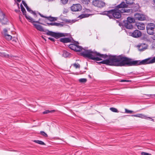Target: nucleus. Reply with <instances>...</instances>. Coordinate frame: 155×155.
I'll return each instance as SVG.
<instances>
[{
	"label": "nucleus",
	"instance_id": "9b49d317",
	"mask_svg": "<svg viewBox=\"0 0 155 155\" xmlns=\"http://www.w3.org/2000/svg\"><path fill=\"white\" fill-rule=\"evenodd\" d=\"M0 21L2 24H6L8 22V20L5 14L2 12H0Z\"/></svg>",
	"mask_w": 155,
	"mask_h": 155
},
{
	"label": "nucleus",
	"instance_id": "2f4dec72",
	"mask_svg": "<svg viewBox=\"0 0 155 155\" xmlns=\"http://www.w3.org/2000/svg\"><path fill=\"white\" fill-rule=\"evenodd\" d=\"M79 81L81 83H85L87 81V79L85 78H81L79 79Z\"/></svg>",
	"mask_w": 155,
	"mask_h": 155
},
{
	"label": "nucleus",
	"instance_id": "5fc2aeb1",
	"mask_svg": "<svg viewBox=\"0 0 155 155\" xmlns=\"http://www.w3.org/2000/svg\"><path fill=\"white\" fill-rule=\"evenodd\" d=\"M154 96L155 97V94L154 95Z\"/></svg>",
	"mask_w": 155,
	"mask_h": 155
},
{
	"label": "nucleus",
	"instance_id": "ea45409f",
	"mask_svg": "<svg viewBox=\"0 0 155 155\" xmlns=\"http://www.w3.org/2000/svg\"><path fill=\"white\" fill-rule=\"evenodd\" d=\"M22 4H23L24 6L25 7V8L26 7H27V6H28L27 4H26V3H25V2L24 1H22Z\"/></svg>",
	"mask_w": 155,
	"mask_h": 155
},
{
	"label": "nucleus",
	"instance_id": "f704fd0d",
	"mask_svg": "<svg viewBox=\"0 0 155 155\" xmlns=\"http://www.w3.org/2000/svg\"><path fill=\"white\" fill-rule=\"evenodd\" d=\"M125 112L127 113H131L133 112V111L131 110H128L127 109H125Z\"/></svg>",
	"mask_w": 155,
	"mask_h": 155
},
{
	"label": "nucleus",
	"instance_id": "1a4fd4ad",
	"mask_svg": "<svg viewBox=\"0 0 155 155\" xmlns=\"http://www.w3.org/2000/svg\"><path fill=\"white\" fill-rule=\"evenodd\" d=\"M128 34L133 37L137 38L141 36L142 33L138 30H134V32H128Z\"/></svg>",
	"mask_w": 155,
	"mask_h": 155
},
{
	"label": "nucleus",
	"instance_id": "09e8293b",
	"mask_svg": "<svg viewBox=\"0 0 155 155\" xmlns=\"http://www.w3.org/2000/svg\"><path fill=\"white\" fill-rule=\"evenodd\" d=\"M38 14H39L40 15H41V13H39V12H38Z\"/></svg>",
	"mask_w": 155,
	"mask_h": 155
},
{
	"label": "nucleus",
	"instance_id": "f03ea898",
	"mask_svg": "<svg viewBox=\"0 0 155 155\" xmlns=\"http://www.w3.org/2000/svg\"><path fill=\"white\" fill-rule=\"evenodd\" d=\"M80 54L83 57L88 58L90 59L95 61L102 60L101 58H105L108 57V56L106 54H101L94 51L91 50H85L82 51Z\"/></svg>",
	"mask_w": 155,
	"mask_h": 155
},
{
	"label": "nucleus",
	"instance_id": "72a5a7b5",
	"mask_svg": "<svg viewBox=\"0 0 155 155\" xmlns=\"http://www.w3.org/2000/svg\"><path fill=\"white\" fill-rule=\"evenodd\" d=\"M140 117L143 119H146L147 118V116L144 114H140Z\"/></svg>",
	"mask_w": 155,
	"mask_h": 155
},
{
	"label": "nucleus",
	"instance_id": "f8f14e48",
	"mask_svg": "<svg viewBox=\"0 0 155 155\" xmlns=\"http://www.w3.org/2000/svg\"><path fill=\"white\" fill-rule=\"evenodd\" d=\"M82 8V6L79 4H74L71 7V11L73 12L80 11Z\"/></svg>",
	"mask_w": 155,
	"mask_h": 155
},
{
	"label": "nucleus",
	"instance_id": "7ed1b4c3",
	"mask_svg": "<svg viewBox=\"0 0 155 155\" xmlns=\"http://www.w3.org/2000/svg\"><path fill=\"white\" fill-rule=\"evenodd\" d=\"M125 5L124 3H120L116 6L114 9L108 11H104L101 14L106 15L110 18L119 19L121 17L120 8L125 7Z\"/></svg>",
	"mask_w": 155,
	"mask_h": 155
},
{
	"label": "nucleus",
	"instance_id": "0eeeda50",
	"mask_svg": "<svg viewBox=\"0 0 155 155\" xmlns=\"http://www.w3.org/2000/svg\"><path fill=\"white\" fill-rule=\"evenodd\" d=\"M69 47L71 50L76 51H82L84 49L81 46L74 44H70L69 45Z\"/></svg>",
	"mask_w": 155,
	"mask_h": 155
},
{
	"label": "nucleus",
	"instance_id": "4468645a",
	"mask_svg": "<svg viewBox=\"0 0 155 155\" xmlns=\"http://www.w3.org/2000/svg\"><path fill=\"white\" fill-rule=\"evenodd\" d=\"M135 0H125L126 2L124 1L122 2L121 3H124L125 5L124 7H129V6L133 5L134 4V2Z\"/></svg>",
	"mask_w": 155,
	"mask_h": 155
},
{
	"label": "nucleus",
	"instance_id": "6e6552de",
	"mask_svg": "<svg viewBox=\"0 0 155 155\" xmlns=\"http://www.w3.org/2000/svg\"><path fill=\"white\" fill-rule=\"evenodd\" d=\"M92 4L95 6L100 8L104 7L105 5V3L100 0H93Z\"/></svg>",
	"mask_w": 155,
	"mask_h": 155
},
{
	"label": "nucleus",
	"instance_id": "393cba45",
	"mask_svg": "<svg viewBox=\"0 0 155 155\" xmlns=\"http://www.w3.org/2000/svg\"><path fill=\"white\" fill-rule=\"evenodd\" d=\"M46 18L49 21H56L57 20L56 18L52 17L51 16L47 17Z\"/></svg>",
	"mask_w": 155,
	"mask_h": 155
},
{
	"label": "nucleus",
	"instance_id": "f3484780",
	"mask_svg": "<svg viewBox=\"0 0 155 155\" xmlns=\"http://www.w3.org/2000/svg\"><path fill=\"white\" fill-rule=\"evenodd\" d=\"M128 7H123L121 8L120 9V11L121 13H132V10L131 8H128Z\"/></svg>",
	"mask_w": 155,
	"mask_h": 155
},
{
	"label": "nucleus",
	"instance_id": "bb28decb",
	"mask_svg": "<svg viewBox=\"0 0 155 155\" xmlns=\"http://www.w3.org/2000/svg\"><path fill=\"white\" fill-rule=\"evenodd\" d=\"M35 142L41 145H45V143L42 141L39 140H34V141Z\"/></svg>",
	"mask_w": 155,
	"mask_h": 155
},
{
	"label": "nucleus",
	"instance_id": "a19ab883",
	"mask_svg": "<svg viewBox=\"0 0 155 155\" xmlns=\"http://www.w3.org/2000/svg\"><path fill=\"white\" fill-rule=\"evenodd\" d=\"M31 13L33 14L34 16L37 17V15L35 12H34L32 11Z\"/></svg>",
	"mask_w": 155,
	"mask_h": 155
},
{
	"label": "nucleus",
	"instance_id": "8fccbe9b",
	"mask_svg": "<svg viewBox=\"0 0 155 155\" xmlns=\"http://www.w3.org/2000/svg\"><path fill=\"white\" fill-rule=\"evenodd\" d=\"M153 2L155 3V0H153Z\"/></svg>",
	"mask_w": 155,
	"mask_h": 155
},
{
	"label": "nucleus",
	"instance_id": "864d4df0",
	"mask_svg": "<svg viewBox=\"0 0 155 155\" xmlns=\"http://www.w3.org/2000/svg\"><path fill=\"white\" fill-rule=\"evenodd\" d=\"M153 39L154 40H155V38H153Z\"/></svg>",
	"mask_w": 155,
	"mask_h": 155
},
{
	"label": "nucleus",
	"instance_id": "e433bc0d",
	"mask_svg": "<svg viewBox=\"0 0 155 155\" xmlns=\"http://www.w3.org/2000/svg\"><path fill=\"white\" fill-rule=\"evenodd\" d=\"M141 155H151L150 153L145 152H142L141 153Z\"/></svg>",
	"mask_w": 155,
	"mask_h": 155
},
{
	"label": "nucleus",
	"instance_id": "cd10ccee",
	"mask_svg": "<svg viewBox=\"0 0 155 155\" xmlns=\"http://www.w3.org/2000/svg\"><path fill=\"white\" fill-rule=\"evenodd\" d=\"M55 110H46L43 112V114H47L49 113H51L54 112Z\"/></svg>",
	"mask_w": 155,
	"mask_h": 155
},
{
	"label": "nucleus",
	"instance_id": "de8ad7c7",
	"mask_svg": "<svg viewBox=\"0 0 155 155\" xmlns=\"http://www.w3.org/2000/svg\"><path fill=\"white\" fill-rule=\"evenodd\" d=\"M38 14H39L40 15H41V13H39V12H38Z\"/></svg>",
	"mask_w": 155,
	"mask_h": 155
},
{
	"label": "nucleus",
	"instance_id": "b1692460",
	"mask_svg": "<svg viewBox=\"0 0 155 155\" xmlns=\"http://www.w3.org/2000/svg\"><path fill=\"white\" fill-rule=\"evenodd\" d=\"M20 7L21 8V11L22 12L23 15H25V14H26V12L25 8L23 7V6L21 4L20 5Z\"/></svg>",
	"mask_w": 155,
	"mask_h": 155
},
{
	"label": "nucleus",
	"instance_id": "473e14b6",
	"mask_svg": "<svg viewBox=\"0 0 155 155\" xmlns=\"http://www.w3.org/2000/svg\"><path fill=\"white\" fill-rule=\"evenodd\" d=\"M73 65L76 68H79L80 67V64L78 63H75L73 64Z\"/></svg>",
	"mask_w": 155,
	"mask_h": 155
},
{
	"label": "nucleus",
	"instance_id": "423d86ee",
	"mask_svg": "<svg viewBox=\"0 0 155 155\" xmlns=\"http://www.w3.org/2000/svg\"><path fill=\"white\" fill-rule=\"evenodd\" d=\"M4 34L5 38L8 41L11 40L12 38V41L14 42H16L17 40V38L15 37H12L11 35L8 34L7 32V30L5 28L3 29Z\"/></svg>",
	"mask_w": 155,
	"mask_h": 155
},
{
	"label": "nucleus",
	"instance_id": "49530a36",
	"mask_svg": "<svg viewBox=\"0 0 155 155\" xmlns=\"http://www.w3.org/2000/svg\"><path fill=\"white\" fill-rule=\"evenodd\" d=\"M17 1L18 2H20L21 1V0H17Z\"/></svg>",
	"mask_w": 155,
	"mask_h": 155
},
{
	"label": "nucleus",
	"instance_id": "dca6fc26",
	"mask_svg": "<svg viewBox=\"0 0 155 155\" xmlns=\"http://www.w3.org/2000/svg\"><path fill=\"white\" fill-rule=\"evenodd\" d=\"M136 25L137 28L140 30H143L145 29V26L144 24L142 22H137L136 24Z\"/></svg>",
	"mask_w": 155,
	"mask_h": 155
},
{
	"label": "nucleus",
	"instance_id": "c85d7f7f",
	"mask_svg": "<svg viewBox=\"0 0 155 155\" xmlns=\"http://www.w3.org/2000/svg\"><path fill=\"white\" fill-rule=\"evenodd\" d=\"M82 3L85 5H87L90 2V0H81Z\"/></svg>",
	"mask_w": 155,
	"mask_h": 155
},
{
	"label": "nucleus",
	"instance_id": "c9c22d12",
	"mask_svg": "<svg viewBox=\"0 0 155 155\" xmlns=\"http://www.w3.org/2000/svg\"><path fill=\"white\" fill-rule=\"evenodd\" d=\"M61 2L63 4H65L67 3L68 0H61Z\"/></svg>",
	"mask_w": 155,
	"mask_h": 155
},
{
	"label": "nucleus",
	"instance_id": "79ce46f5",
	"mask_svg": "<svg viewBox=\"0 0 155 155\" xmlns=\"http://www.w3.org/2000/svg\"><path fill=\"white\" fill-rule=\"evenodd\" d=\"M131 116L140 117V114H136V115H131Z\"/></svg>",
	"mask_w": 155,
	"mask_h": 155
},
{
	"label": "nucleus",
	"instance_id": "9d476101",
	"mask_svg": "<svg viewBox=\"0 0 155 155\" xmlns=\"http://www.w3.org/2000/svg\"><path fill=\"white\" fill-rule=\"evenodd\" d=\"M134 18L136 20L143 21L146 19V16L143 14L137 13L134 14Z\"/></svg>",
	"mask_w": 155,
	"mask_h": 155
},
{
	"label": "nucleus",
	"instance_id": "a18cd8bd",
	"mask_svg": "<svg viewBox=\"0 0 155 155\" xmlns=\"http://www.w3.org/2000/svg\"><path fill=\"white\" fill-rule=\"evenodd\" d=\"M34 18H35V19H34V20H36L37 19V17H35V16H34Z\"/></svg>",
	"mask_w": 155,
	"mask_h": 155
},
{
	"label": "nucleus",
	"instance_id": "ddd939ff",
	"mask_svg": "<svg viewBox=\"0 0 155 155\" xmlns=\"http://www.w3.org/2000/svg\"><path fill=\"white\" fill-rule=\"evenodd\" d=\"M25 17L28 20V21L32 23H37L38 24H41L40 22V18H39L37 21H35L34 19L31 17L30 16L27 15L26 14H25Z\"/></svg>",
	"mask_w": 155,
	"mask_h": 155
},
{
	"label": "nucleus",
	"instance_id": "4c0bfd02",
	"mask_svg": "<svg viewBox=\"0 0 155 155\" xmlns=\"http://www.w3.org/2000/svg\"><path fill=\"white\" fill-rule=\"evenodd\" d=\"M26 8L28 11L30 12V13L31 12L32 10L28 6L26 7Z\"/></svg>",
	"mask_w": 155,
	"mask_h": 155
},
{
	"label": "nucleus",
	"instance_id": "37998d69",
	"mask_svg": "<svg viewBox=\"0 0 155 155\" xmlns=\"http://www.w3.org/2000/svg\"><path fill=\"white\" fill-rule=\"evenodd\" d=\"M48 39L52 41H54L55 40L54 38H49Z\"/></svg>",
	"mask_w": 155,
	"mask_h": 155
},
{
	"label": "nucleus",
	"instance_id": "f257e3e1",
	"mask_svg": "<svg viewBox=\"0 0 155 155\" xmlns=\"http://www.w3.org/2000/svg\"><path fill=\"white\" fill-rule=\"evenodd\" d=\"M155 62V56L153 58H148L142 61H133L130 58L122 55H109L108 59L97 62L99 64L116 66H138L142 64H152Z\"/></svg>",
	"mask_w": 155,
	"mask_h": 155
},
{
	"label": "nucleus",
	"instance_id": "aec40b11",
	"mask_svg": "<svg viewBox=\"0 0 155 155\" xmlns=\"http://www.w3.org/2000/svg\"><path fill=\"white\" fill-rule=\"evenodd\" d=\"M132 10V13L137 11L139 9V6L138 4L135 5V6L132 7L131 8Z\"/></svg>",
	"mask_w": 155,
	"mask_h": 155
},
{
	"label": "nucleus",
	"instance_id": "6ab92c4d",
	"mask_svg": "<svg viewBox=\"0 0 155 155\" xmlns=\"http://www.w3.org/2000/svg\"><path fill=\"white\" fill-rule=\"evenodd\" d=\"M60 41L64 43H66L70 42L71 39L69 38H61L60 39Z\"/></svg>",
	"mask_w": 155,
	"mask_h": 155
},
{
	"label": "nucleus",
	"instance_id": "2eb2a0df",
	"mask_svg": "<svg viewBox=\"0 0 155 155\" xmlns=\"http://www.w3.org/2000/svg\"><path fill=\"white\" fill-rule=\"evenodd\" d=\"M123 25L126 28L128 29H131L133 28V26L132 24V23L129 22H128L127 21H124L123 22Z\"/></svg>",
	"mask_w": 155,
	"mask_h": 155
},
{
	"label": "nucleus",
	"instance_id": "4be33fe9",
	"mask_svg": "<svg viewBox=\"0 0 155 155\" xmlns=\"http://www.w3.org/2000/svg\"><path fill=\"white\" fill-rule=\"evenodd\" d=\"M127 21L128 22L130 23H133L135 21V19L133 18L128 17L127 18V20L125 21Z\"/></svg>",
	"mask_w": 155,
	"mask_h": 155
},
{
	"label": "nucleus",
	"instance_id": "c03bdc74",
	"mask_svg": "<svg viewBox=\"0 0 155 155\" xmlns=\"http://www.w3.org/2000/svg\"><path fill=\"white\" fill-rule=\"evenodd\" d=\"M41 17L44 18H46L47 17V16H45L43 15L42 14H41V15H40Z\"/></svg>",
	"mask_w": 155,
	"mask_h": 155
},
{
	"label": "nucleus",
	"instance_id": "5701e85b",
	"mask_svg": "<svg viewBox=\"0 0 155 155\" xmlns=\"http://www.w3.org/2000/svg\"><path fill=\"white\" fill-rule=\"evenodd\" d=\"M90 15V14H82L79 15V17L80 18H84L88 17Z\"/></svg>",
	"mask_w": 155,
	"mask_h": 155
},
{
	"label": "nucleus",
	"instance_id": "3c124183",
	"mask_svg": "<svg viewBox=\"0 0 155 155\" xmlns=\"http://www.w3.org/2000/svg\"><path fill=\"white\" fill-rule=\"evenodd\" d=\"M151 95H148V96H149V97H150Z\"/></svg>",
	"mask_w": 155,
	"mask_h": 155
},
{
	"label": "nucleus",
	"instance_id": "a878e982",
	"mask_svg": "<svg viewBox=\"0 0 155 155\" xmlns=\"http://www.w3.org/2000/svg\"><path fill=\"white\" fill-rule=\"evenodd\" d=\"M47 24L48 26H58L59 25V23H57L56 22H51L50 23H47Z\"/></svg>",
	"mask_w": 155,
	"mask_h": 155
},
{
	"label": "nucleus",
	"instance_id": "c756f323",
	"mask_svg": "<svg viewBox=\"0 0 155 155\" xmlns=\"http://www.w3.org/2000/svg\"><path fill=\"white\" fill-rule=\"evenodd\" d=\"M40 134L41 135L44 136L45 137H47L48 136L47 134H46L45 132H44L43 131H41L40 132Z\"/></svg>",
	"mask_w": 155,
	"mask_h": 155
},
{
	"label": "nucleus",
	"instance_id": "20e7f679",
	"mask_svg": "<svg viewBox=\"0 0 155 155\" xmlns=\"http://www.w3.org/2000/svg\"><path fill=\"white\" fill-rule=\"evenodd\" d=\"M45 31H46V32L47 31L46 33V34L47 35L51 36L56 38H58L65 36L64 33L54 32L52 31H49L48 30H45Z\"/></svg>",
	"mask_w": 155,
	"mask_h": 155
},
{
	"label": "nucleus",
	"instance_id": "603ef678",
	"mask_svg": "<svg viewBox=\"0 0 155 155\" xmlns=\"http://www.w3.org/2000/svg\"><path fill=\"white\" fill-rule=\"evenodd\" d=\"M43 39H44L45 40H46L45 39V38H43Z\"/></svg>",
	"mask_w": 155,
	"mask_h": 155
},
{
	"label": "nucleus",
	"instance_id": "412c9836",
	"mask_svg": "<svg viewBox=\"0 0 155 155\" xmlns=\"http://www.w3.org/2000/svg\"><path fill=\"white\" fill-rule=\"evenodd\" d=\"M71 54L66 51H63V56L65 58L69 57L70 56Z\"/></svg>",
	"mask_w": 155,
	"mask_h": 155
},
{
	"label": "nucleus",
	"instance_id": "58836bf2",
	"mask_svg": "<svg viewBox=\"0 0 155 155\" xmlns=\"http://www.w3.org/2000/svg\"><path fill=\"white\" fill-rule=\"evenodd\" d=\"M141 46H140V49H139V50L141 51H143L146 49V48H141Z\"/></svg>",
	"mask_w": 155,
	"mask_h": 155
},
{
	"label": "nucleus",
	"instance_id": "39448f33",
	"mask_svg": "<svg viewBox=\"0 0 155 155\" xmlns=\"http://www.w3.org/2000/svg\"><path fill=\"white\" fill-rule=\"evenodd\" d=\"M146 28L147 33L150 35H153L154 34L155 25L153 23H149L147 25Z\"/></svg>",
	"mask_w": 155,
	"mask_h": 155
},
{
	"label": "nucleus",
	"instance_id": "a211bd4d",
	"mask_svg": "<svg viewBox=\"0 0 155 155\" xmlns=\"http://www.w3.org/2000/svg\"><path fill=\"white\" fill-rule=\"evenodd\" d=\"M33 25L38 30L40 31L46 32V31H45L43 27L41 25L34 23Z\"/></svg>",
	"mask_w": 155,
	"mask_h": 155
},
{
	"label": "nucleus",
	"instance_id": "7c9ffc66",
	"mask_svg": "<svg viewBox=\"0 0 155 155\" xmlns=\"http://www.w3.org/2000/svg\"><path fill=\"white\" fill-rule=\"evenodd\" d=\"M110 110L112 112H118V110L116 108L114 107H111L110 108Z\"/></svg>",
	"mask_w": 155,
	"mask_h": 155
}]
</instances>
